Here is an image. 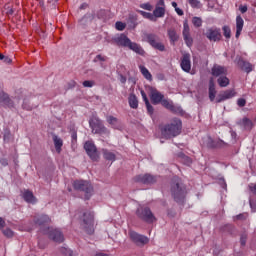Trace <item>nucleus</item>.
<instances>
[{"mask_svg":"<svg viewBox=\"0 0 256 256\" xmlns=\"http://www.w3.org/2000/svg\"><path fill=\"white\" fill-rule=\"evenodd\" d=\"M171 195L176 203L183 205L185 203V197L187 195V188L181 182L179 177H174L171 183Z\"/></svg>","mask_w":256,"mask_h":256,"instance_id":"1","label":"nucleus"},{"mask_svg":"<svg viewBox=\"0 0 256 256\" xmlns=\"http://www.w3.org/2000/svg\"><path fill=\"white\" fill-rule=\"evenodd\" d=\"M181 129H183V122L179 118H174L171 123L161 129V134L164 139H172V137L181 135Z\"/></svg>","mask_w":256,"mask_h":256,"instance_id":"2","label":"nucleus"},{"mask_svg":"<svg viewBox=\"0 0 256 256\" xmlns=\"http://www.w3.org/2000/svg\"><path fill=\"white\" fill-rule=\"evenodd\" d=\"M114 42L118 47H127L130 49V51H134V53H137V55H141L142 57L145 55V50L141 45L132 42L129 37L125 34H121L120 36L114 38Z\"/></svg>","mask_w":256,"mask_h":256,"instance_id":"3","label":"nucleus"},{"mask_svg":"<svg viewBox=\"0 0 256 256\" xmlns=\"http://www.w3.org/2000/svg\"><path fill=\"white\" fill-rule=\"evenodd\" d=\"M72 187L75 191H79L84 194V199L89 201L94 193L93 184L87 180H74Z\"/></svg>","mask_w":256,"mask_h":256,"instance_id":"4","label":"nucleus"},{"mask_svg":"<svg viewBox=\"0 0 256 256\" xmlns=\"http://www.w3.org/2000/svg\"><path fill=\"white\" fill-rule=\"evenodd\" d=\"M80 227L87 233V235H93V233H95V216L93 215V212L83 213Z\"/></svg>","mask_w":256,"mask_h":256,"instance_id":"5","label":"nucleus"},{"mask_svg":"<svg viewBox=\"0 0 256 256\" xmlns=\"http://www.w3.org/2000/svg\"><path fill=\"white\" fill-rule=\"evenodd\" d=\"M89 126L92 129V133L95 135H109V129L103 125V121L98 117H93L89 120Z\"/></svg>","mask_w":256,"mask_h":256,"instance_id":"6","label":"nucleus"},{"mask_svg":"<svg viewBox=\"0 0 256 256\" xmlns=\"http://www.w3.org/2000/svg\"><path fill=\"white\" fill-rule=\"evenodd\" d=\"M137 217L139 219H142V221H145L146 223H155L157 221V218H155V215H153V212H151V209L149 207H140L136 211Z\"/></svg>","mask_w":256,"mask_h":256,"instance_id":"7","label":"nucleus"},{"mask_svg":"<svg viewBox=\"0 0 256 256\" xmlns=\"http://www.w3.org/2000/svg\"><path fill=\"white\" fill-rule=\"evenodd\" d=\"M146 39L153 49H157V51H165V44L161 42V38L156 34H147Z\"/></svg>","mask_w":256,"mask_h":256,"instance_id":"8","label":"nucleus"},{"mask_svg":"<svg viewBox=\"0 0 256 256\" xmlns=\"http://www.w3.org/2000/svg\"><path fill=\"white\" fill-rule=\"evenodd\" d=\"M132 242L135 243L138 247H143L149 243V238L145 235H141L133 230H130L128 233Z\"/></svg>","mask_w":256,"mask_h":256,"instance_id":"9","label":"nucleus"},{"mask_svg":"<svg viewBox=\"0 0 256 256\" xmlns=\"http://www.w3.org/2000/svg\"><path fill=\"white\" fill-rule=\"evenodd\" d=\"M84 149L92 161H99V152L97 151V146H95V143L86 141L84 144Z\"/></svg>","mask_w":256,"mask_h":256,"instance_id":"10","label":"nucleus"},{"mask_svg":"<svg viewBox=\"0 0 256 256\" xmlns=\"http://www.w3.org/2000/svg\"><path fill=\"white\" fill-rule=\"evenodd\" d=\"M44 233H46V235H48L49 239H51L55 243H63V241H65L63 232H61V230H59V229L47 228V230L44 231Z\"/></svg>","mask_w":256,"mask_h":256,"instance_id":"11","label":"nucleus"},{"mask_svg":"<svg viewBox=\"0 0 256 256\" xmlns=\"http://www.w3.org/2000/svg\"><path fill=\"white\" fill-rule=\"evenodd\" d=\"M208 41H213L214 43H217L218 41H221V29L219 28H208L206 33L204 34Z\"/></svg>","mask_w":256,"mask_h":256,"instance_id":"12","label":"nucleus"},{"mask_svg":"<svg viewBox=\"0 0 256 256\" xmlns=\"http://www.w3.org/2000/svg\"><path fill=\"white\" fill-rule=\"evenodd\" d=\"M136 183H143V185H153L157 183V177L151 174H140L134 177Z\"/></svg>","mask_w":256,"mask_h":256,"instance_id":"13","label":"nucleus"},{"mask_svg":"<svg viewBox=\"0 0 256 256\" xmlns=\"http://www.w3.org/2000/svg\"><path fill=\"white\" fill-rule=\"evenodd\" d=\"M182 35L187 47H193V38L191 37V29L189 28V23H187V21L183 23Z\"/></svg>","mask_w":256,"mask_h":256,"instance_id":"14","label":"nucleus"},{"mask_svg":"<svg viewBox=\"0 0 256 256\" xmlns=\"http://www.w3.org/2000/svg\"><path fill=\"white\" fill-rule=\"evenodd\" d=\"M150 101L153 105H159L163 99H165V95H163L159 90L156 88H150Z\"/></svg>","mask_w":256,"mask_h":256,"instance_id":"15","label":"nucleus"},{"mask_svg":"<svg viewBox=\"0 0 256 256\" xmlns=\"http://www.w3.org/2000/svg\"><path fill=\"white\" fill-rule=\"evenodd\" d=\"M180 67L185 73H191V54H183L180 62Z\"/></svg>","mask_w":256,"mask_h":256,"instance_id":"16","label":"nucleus"},{"mask_svg":"<svg viewBox=\"0 0 256 256\" xmlns=\"http://www.w3.org/2000/svg\"><path fill=\"white\" fill-rule=\"evenodd\" d=\"M211 73L213 77H222L223 75H227V68L218 64H215L212 69Z\"/></svg>","mask_w":256,"mask_h":256,"instance_id":"17","label":"nucleus"},{"mask_svg":"<svg viewBox=\"0 0 256 256\" xmlns=\"http://www.w3.org/2000/svg\"><path fill=\"white\" fill-rule=\"evenodd\" d=\"M22 199H24L26 203H37V198H35V195H33V192L30 190H24V192L22 193Z\"/></svg>","mask_w":256,"mask_h":256,"instance_id":"18","label":"nucleus"},{"mask_svg":"<svg viewBox=\"0 0 256 256\" xmlns=\"http://www.w3.org/2000/svg\"><path fill=\"white\" fill-rule=\"evenodd\" d=\"M238 66L242 71H245V73H251V71H253V64L243 59L238 60Z\"/></svg>","mask_w":256,"mask_h":256,"instance_id":"19","label":"nucleus"},{"mask_svg":"<svg viewBox=\"0 0 256 256\" xmlns=\"http://www.w3.org/2000/svg\"><path fill=\"white\" fill-rule=\"evenodd\" d=\"M243 25H245V21L243 20L241 15H238L236 17V39H239V37L241 36V31H243Z\"/></svg>","mask_w":256,"mask_h":256,"instance_id":"20","label":"nucleus"},{"mask_svg":"<svg viewBox=\"0 0 256 256\" xmlns=\"http://www.w3.org/2000/svg\"><path fill=\"white\" fill-rule=\"evenodd\" d=\"M106 121L109 123V125H111L112 129H121V121H119L117 117L111 115L107 116Z\"/></svg>","mask_w":256,"mask_h":256,"instance_id":"21","label":"nucleus"},{"mask_svg":"<svg viewBox=\"0 0 256 256\" xmlns=\"http://www.w3.org/2000/svg\"><path fill=\"white\" fill-rule=\"evenodd\" d=\"M162 107H165V109H168L172 113H177L179 111V108H177L175 105H173V102H170L169 100L163 98L160 102Z\"/></svg>","mask_w":256,"mask_h":256,"instance_id":"22","label":"nucleus"},{"mask_svg":"<svg viewBox=\"0 0 256 256\" xmlns=\"http://www.w3.org/2000/svg\"><path fill=\"white\" fill-rule=\"evenodd\" d=\"M0 103H4L5 105L9 107H13V100L9 98V94L5 92H0Z\"/></svg>","mask_w":256,"mask_h":256,"instance_id":"23","label":"nucleus"},{"mask_svg":"<svg viewBox=\"0 0 256 256\" xmlns=\"http://www.w3.org/2000/svg\"><path fill=\"white\" fill-rule=\"evenodd\" d=\"M215 95H217V91L215 90V81L213 78L209 80V99L210 101H215Z\"/></svg>","mask_w":256,"mask_h":256,"instance_id":"24","label":"nucleus"},{"mask_svg":"<svg viewBox=\"0 0 256 256\" xmlns=\"http://www.w3.org/2000/svg\"><path fill=\"white\" fill-rule=\"evenodd\" d=\"M35 223L41 227L43 225H47V223H51V218H49L47 215H41L35 219Z\"/></svg>","mask_w":256,"mask_h":256,"instance_id":"25","label":"nucleus"},{"mask_svg":"<svg viewBox=\"0 0 256 256\" xmlns=\"http://www.w3.org/2000/svg\"><path fill=\"white\" fill-rule=\"evenodd\" d=\"M103 157L106 161H115L117 159V156L115 153L107 150V149H102Z\"/></svg>","mask_w":256,"mask_h":256,"instance_id":"26","label":"nucleus"},{"mask_svg":"<svg viewBox=\"0 0 256 256\" xmlns=\"http://www.w3.org/2000/svg\"><path fill=\"white\" fill-rule=\"evenodd\" d=\"M137 13H139L144 19H148V21H152L153 23H156L157 21V19L154 17L153 13L151 12L137 10Z\"/></svg>","mask_w":256,"mask_h":256,"instance_id":"27","label":"nucleus"},{"mask_svg":"<svg viewBox=\"0 0 256 256\" xmlns=\"http://www.w3.org/2000/svg\"><path fill=\"white\" fill-rule=\"evenodd\" d=\"M53 141L57 153H61V147H63V139L59 138L57 135H53Z\"/></svg>","mask_w":256,"mask_h":256,"instance_id":"28","label":"nucleus"},{"mask_svg":"<svg viewBox=\"0 0 256 256\" xmlns=\"http://www.w3.org/2000/svg\"><path fill=\"white\" fill-rule=\"evenodd\" d=\"M152 15H154L155 19L165 17V7H155Z\"/></svg>","mask_w":256,"mask_h":256,"instance_id":"29","label":"nucleus"},{"mask_svg":"<svg viewBox=\"0 0 256 256\" xmlns=\"http://www.w3.org/2000/svg\"><path fill=\"white\" fill-rule=\"evenodd\" d=\"M139 69H140V73H142L143 77H145L147 81H153V76L151 75V72H149L147 67L140 65Z\"/></svg>","mask_w":256,"mask_h":256,"instance_id":"30","label":"nucleus"},{"mask_svg":"<svg viewBox=\"0 0 256 256\" xmlns=\"http://www.w3.org/2000/svg\"><path fill=\"white\" fill-rule=\"evenodd\" d=\"M128 102L131 109H137V107H139V100H137V96H135V94H131L129 96Z\"/></svg>","mask_w":256,"mask_h":256,"instance_id":"31","label":"nucleus"},{"mask_svg":"<svg viewBox=\"0 0 256 256\" xmlns=\"http://www.w3.org/2000/svg\"><path fill=\"white\" fill-rule=\"evenodd\" d=\"M222 95L224 96V98L226 99H233V97L237 96V92L235 91V89L232 90H226L222 93Z\"/></svg>","mask_w":256,"mask_h":256,"instance_id":"32","label":"nucleus"},{"mask_svg":"<svg viewBox=\"0 0 256 256\" xmlns=\"http://www.w3.org/2000/svg\"><path fill=\"white\" fill-rule=\"evenodd\" d=\"M168 37L172 43H175V41H179V36L177 35V32L175 29H169L168 30Z\"/></svg>","mask_w":256,"mask_h":256,"instance_id":"33","label":"nucleus"},{"mask_svg":"<svg viewBox=\"0 0 256 256\" xmlns=\"http://www.w3.org/2000/svg\"><path fill=\"white\" fill-rule=\"evenodd\" d=\"M217 81H218V85L220 87H227L230 83L229 78H227V76H225V75L220 76Z\"/></svg>","mask_w":256,"mask_h":256,"instance_id":"34","label":"nucleus"},{"mask_svg":"<svg viewBox=\"0 0 256 256\" xmlns=\"http://www.w3.org/2000/svg\"><path fill=\"white\" fill-rule=\"evenodd\" d=\"M206 147L208 149H216V147H219V144L213 140V138L208 137L207 142H206Z\"/></svg>","mask_w":256,"mask_h":256,"instance_id":"35","label":"nucleus"},{"mask_svg":"<svg viewBox=\"0 0 256 256\" xmlns=\"http://www.w3.org/2000/svg\"><path fill=\"white\" fill-rule=\"evenodd\" d=\"M192 25H194V27H196V28L202 27L203 19H201V17L194 16L192 18Z\"/></svg>","mask_w":256,"mask_h":256,"instance_id":"36","label":"nucleus"},{"mask_svg":"<svg viewBox=\"0 0 256 256\" xmlns=\"http://www.w3.org/2000/svg\"><path fill=\"white\" fill-rule=\"evenodd\" d=\"M4 11L8 17H12V15H15V9L10 4H6L4 6Z\"/></svg>","mask_w":256,"mask_h":256,"instance_id":"37","label":"nucleus"},{"mask_svg":"<svg viewBox=\"0 0 256 256\" xmlns=\"http://www.w3.org/2000/svg\"><path fill=\"white\" fill-rule=\"evenodd\" d=\"M242 123H243L245 129H248L249 131H250V129H253V121H251V119L243 118Z\"/></svg>","mask_w":256,"mask_h":256,"instance_id":"38","label":"nucleus"},{"mask_svg":"<svg viewBox=\"0 0 256 256\" xmlns=\"http://www.w3.org/2000/svg\"><path fill=\"white\" fill-rule=\"evenodd\" d=\"M222 31L225 39H231V27L223 26Z\"/></svg>","mask_w":256,"mask_h":256,"instance_id":"39","label":"nucleus"},{"mask_svg":"<svg viewBox=\"0 0 256 256\" xmlns=\"http://www.w3.org/2000/svg\"><path fill=\"white\" fill-rule=\"evenodd\" d=\"M2 233H3L4 237H7L8 239H11V237H13L15 235L13 230H11L9 228L3 229Z\"/></svg>","mask_w":256,"mask_h":256,"instance_id":"40","label":"nucleus"},{"mask_svg":"<svg viewBox=\"0 0 256 256\" xmlns=\"http://www.w3.org/2000/svg\"><path fill=\"white\" fill-rule=\"evenodd\" d=\"M188 3L193 7V9H199L201 6V2H199V0H188Z\"/></svg>","mask_w":256,"mask_h":256,"instance_id":"41","label":"nucleus"},{"mask_svg":"<svg viewBox=\"0 0 256 256\" xmlns=\"http://www.w3.org/2000/svg\"><path fill=\"white\" fill-rule=\"evenodd\" d=\"M60 252L62 253V255H65V256H73V251L69 248L62 247L60 249Z\"/></svg>","mask_w":256,"mask_h":256,"instance_id":"42","label":"nucleus"},{"mask_svg":"<svg viewBox=\"0 0 256 256\" xmlns=\"http://www.w3.org/2000/svg\"><path fill=\"white\" fill-rule=\"evenodd\" d=\"M140 8L144 9L145 11H153V5H151L149 2L140 4Z\"/></svg>","mask_w":256,"mask_h":256,"instance_id":"43","label":"nucleus"},{"mask_svg":"<svg viewBox=\"0 0 256 256\" xmlns=\"http://www.w3.org/2000/svg\"><path fill=\"white\" fill-rule=\"evenodd\" d=\"M98 61H101V62L107 61V56H103L101 54L96 55V57L93 59V62L98 63Z\"/></svg>","mask_w":256,"mask_h":256,"instance_id":"44","label":"nucleus"},{"mask_svg":"<svg viewBox=\"0 0 256 256\" xmlns=\"http://www.w3.org/2000/svg\"><path fill=\"white\" fill-rule=\"evenodd\" d=\"M180 157H182V161L186 165H191V163H193V161L191 160V158L189 156H186L184 154H180Z\"/></svg>","mask_w":256,"mask_h":256,"instance_id":"45","label":"nucleus"},{"mask_svg":"<svg viewBox=\"0 0 256 256\" xmlns=\"http://www.w3.org/2000/svg\"><path fill=\"white\" fill-rule=\"evenodd\" d=\"M0 61H3V63H6L7 65L12 63L11 58H9V56H5L3 54H0Z\"/></svg>","mask_w":256,"mask_h":256,"instance_id":"46","label":"nucleus"},{"mask_svg":"<svg viewBox=\"0 0 256 256\" xmlns=\"http://www.w3.org/2000/svg\"><path fill=\"white\" fill-rule=\"evenodd\" d=\"M240 245H242V247H245V245H247V234L246 233L241 234Z\"/></svg>","mask_w":256,"mask_h":256,"instance_id":"47","label":"nucleus"},{"mask_svg":"<svg viewBox=\"0 0 256 256\" xmlns=\"http://www.w3.org/2000/svg\"><path fill=\"white\" fill-rule=\"evenodd\" d=\"M115 27H116L117 31H124L126 25H125V23L118 21L115 23Z\"/></svg>","mask_w":256,"mask_h":256,"instance_id":"48","label":"nucleus"},{"mask_svg":"<svg viewBox=\"0 0 256 256\" xmlns=\"http://www.w3.org/2000/svg\"><path fill=\"white\" fill-rule=\"evenodd\" d=\"M83 87H94L95 85V81L93 80H85L83 83H82Z\"/></svg>","mask_w":256,"mask_h":256,"instance_id":"49","label":"nucleus"},{"mask_svg":"<svg viewBox=\"0 0 256 256\" xmlns=\"http://www.w3.org/2000/svg\"><path fill=\"white\" fill-rule=\"evenodd\" d=\"M249 205H250L252 213H256V200L250 199Z\"/></svg>","mask_w":256,"mask_h":256,"instance_id":"50","label":"nucleus"},{"mask_svg":"<svg viewBox=\"0 0 256 256\" xmlns=\"http://www.w3.org/2000/svg\"><path fill=\"white\" fill-rule=\"evenodd\" d=\"M237 105L238 107H245V105H247V100H245V98H239L237 100Z\"/></svg>","mask_w":256,"mask_h":256,"instance_id":"51","label":"nucleus"},{"mask_svg":"<svg viewBox=\"0 0 256 256\" xmlns=\"http://www.w3.org/2000/svg\"><path fill=\"white\" fill-rule=\"evenodd\" d=\"M145 105H146V109H147L149 115H153V113H154V108H153V106L151 105V103L148 102V103H146Z\"/></svg>","mask_w":256,"mask_h":256,"instance_id":"52","label":"nucleus"},{"mask_svg":"<svg viewBox=\"0 0 256 256\" xmlns=\"http://www.w3.org/2000/svg\"><path fill=\"white\" fill-rule=\"evenodd\" d=\"M248 215L245 213L239 214L235 217V219H237L238 221H245V219H247Z\"/></svg>","mask_w":256,"mask_h":256,"instance_id":"53","label":"nucleus"},{"mask_svg":"<svg viewBox=\"0 0 256 256\" xmlns=\"http://www.w3.org/2000/svg\"><path fill=\"white\" fill-rule=\"evenodd\" d=\"M140 93L142 95V99L145 102V104L149 103V98H147V94L145 93V91L141 90Z\"/></svg>","mask_w":256,"mask_h":256,"instance_id":"54","label":"nucleus"},{"mask_svg":"<svg viewBox=\"0 0 256 256\" xmlns=\"http://www.w3.org/2000/svg\"><path fill=\"white\" fill-rule=\"evenodd\" d=\"M223 101H226L225 96H223V94L218 95L216 103H223Z\"/></svg>","mask_w":256,"mask_h":256,"instance_id":"55","label":"nucleus"},{"mask_svg":"<svg viewBox=\"0 0 256 256\" xmlns=\"http://www.w3.org/2000/svg\"><path fill=\"white\" fill-rule=\"evenodd\" d=\"M247 5H240L239 6V11L243 14V13H247Z\"/></svg>","mask_w":256,"mask_h":256,"instance_id":"56","label":"nucleus"},{"mask_svg":"<svg viewBox=\"0 0 256 256\" xmlns=\"http://www.w3.org/2000/svg\"><path fill=\"white\" fill-rule=\"evenodd\" d=\"M0 163L3 165V167H7V165H9L7 158L0 159Z\"/></svg>","mask_w":256,"mask_h":256,"instance_id":"57","label":"nucleus"},{"mask_svg":"<svg viewBox=\"0 0 256 256\" xmlns=\"http://www.w3.org/2000/svg\"><path fill=\"white\" fill-rule=\"evenodd\" d=\"M155 7H165V0H158Z\"/></svg>","mask_w":256,"mask_h":256,"instance_id":"58","label":"nucleus"},{"mask_svg":"<svg viewBox=\"0 0 256 256\" xmlns=\"http://www.w3.org/2000/svg\"><path fill=\"white\" fill-rule=\"evenodd\" d=\"M72 142L77 141V131L73 130L71 133Z\"/></svg>","mask_w":256,"mask_h":256,"instance_id":"59","label":"nucleus"},{"mask_svg":"<svg viewBox=\"0 0 256 256\" xmlns=\"http://www.w3.org/2000/svg\"><path fill=\"white\" fill-rule=\"evenodd\" d=\"M175 11L177 15H179L180 17H183V15H185V13L183 12V10H181V8H176Z\"/></svg>","mask_w":256,"mask_h":256,"instance_id":"60","label":"nucleus"},{"mask_svg":"<svg viewBox=\"0 0 256 256\" xmlns=\"http://www.w3.org/2000/svg\"><path fill=\"white\" fill-rule=\"evenodd\" d=\"M120 83L125 85V83H127V77H125L124 75H120Z\"/></svg>","mask_w":256,"mask_h":256,"instance_id":"61","label":"nucleus"},{"mask_svg":"<svg viewBox=\"0 0 256 256\" xmlns=\"http://www.w3.org/2000/svg\"><path fill=\"white\" fill-rule=\"evenodd\" d=\"M5 227V220L0 217V229H3Z\"/></svg>","mask_w":256,"mask_h":256,"instance_id":"62","label":"nucleus"},{"mask_svg":"<svg viewBox=\"0 0 256 256\" xmlns=\"http://www.w3.org/2000/svg\"><path fill=\"white\" fill-rule=\"evenodd\" d=\"M225 229H228L229 231H233L235 229V226L228 224L225 226Z\"/></svg>","mask_w":256,"mask_h":256,"instance_id":"63","label":"nucleus"},{"mask_svg":"<svg viewBox=\"0 0 256 256\" xmlns=\"http://www.w3.org/2000/svg\"><path fill=\"white\" fill-rule=\"evenodd\" d=\"M95 256H109V254L103 253V252H98L95 254Z\"/></svg>","mask_w":256,"mask_h":256,"instance_id":"64","label":"nucleus"}]
</instances>
